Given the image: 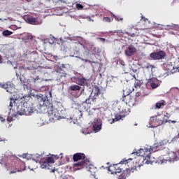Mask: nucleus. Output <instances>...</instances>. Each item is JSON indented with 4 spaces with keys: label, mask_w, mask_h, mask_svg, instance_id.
Segmentation results:
<instances>
[{
    "label": "nucleus",
    "mask_w": 179,
    "mask_h": 179,
    "mask_svg": "<svg viewBox=\"0 0 179 179\" xmlns=\"http://www.w3.org/2000/svg\"><path fill=\"white\" fill-rule=\"evenodd\" d=\"M73 162H79V160H86V155L82 152H77L73 155Z\"/></svg>",
    "instance_id": "nucleus-13"
},
{
    "label": "nucleus",
    "mask_w": 179,
    "mask_h": 179,
    "mask_svg": "<svg viewBox=\"0 0 179 179\" xmlns=\"http://www.w3.org/2000/svg\"><path fill=\"white\" fill-rule=\"evenodd\" d=\"M5 141V138L0 137V142H3Z\"/></svg>",
    "instance_id": "nucleus-44"
},
{
    "label": "nucleus",
    "mask_w": 179,
    "mask_h": 179,
    "mask_svg": "<svg viewBox=\"0 0 179 179\" xmlns=\"http://www.w3.org/2000/svg\"><path fill=\"white\" fill-rule=\"evenodd\" d=\"M45 110L46 111L45 113H48L50 120H54L55 121L59 120V112H58V110L54 108L52 103H49V107Z\"/></svg>",
    "instance_id": "nucleus-4"
},
{
    "label": "nucleus",
    "mask_w": 179,
    "mask_h": 179,
    "mask_svg": "<svg viewBox=\"0 0 179 179\" xmlns=\"http://www.w3.org/2000/svg\"><path fill=\"white\" fill-rule=\"evenodd\" d=\"M178 152H164V156H166V155H168V157H166L167 162H175L179 159L178 156H177Z\"/></svg>",
    "instance_id": "nucleus-10"
},
{
    "label": "nucleus",
    "mask_w": 179,
    "mask_h": 179,
    "mask_svg": "<svg viewBox=\"0 0 179 179\" xmlns=\"http://www.w3.org/2000/svg\"><path fill=\"white\" fill-rule=\"evenodd\" d=\"M85 103H86V104H90L92 103V98H90V96L85 101Z\"/></svg>",
    "instance_id": "nucleus-35"
},
{
    "label": "nucleus",
    "mask_w": 179,
    "mask_h": 179,
    "mask_svg": "<svg viewBox=\"0 0 179 179\" xmlns=\"http://www.w3.org/2000/svg\"><path fill=\"white\" fill-rule=\"evenodd\" d=\"M168 142L169 141L166 139L161 140L159 142L155 143L150 148L140 149L138 151H134L131 155H136L137 156H142L143 157L150 159V155L155 153V152L162 150L163 154L164 152H169V148H164Z\"/></svg>",
    "instance_id": "nucleus-1"
},
{
    "label": "nucleus",
    "mask_w": 179,
    "mask_h": 179,
    "mask_svg": "<svg viewBox=\"0 0 179 179\" xmlns=\"http://www.w3.org/2000/svg\"><path fill=\"white\" fill-rule=\"evenodd\" d=\"M2 62V56L0 55V63Z\"/></svg>",
    "instance_id": "nucleus-47"
},
{
    "label": "nucleus",
    "mask_w": 179,
    "mask_h": 179,
    "mask_svg": "<svg viewBox=\"0 0 179 179\" xmlns=\"http://www.w3.org/2000/svg\"><path fill=\"white\" fill-rule=\"evenodd\" d=\"M0 87L5 89L8 93H12V91L9 89V87H10V83H6L4 84L0 83Z\"/></svg>",
    "instance_id": "nucleus-21"
},
{
    "label": "nucleus",
    "mask_w": 179,
    "mask_h": 179,
    "mask_svg": "<svg viewBox=\"0 0 179 179\" xmlns=\"http://www.w3.org/2000/svg\"><path fill=\"white\" fill-rule=\"evenodd\" d=\"M113 16L114 19L115 20H117V22H122V20H124V18H122V17H121L120 16H117V15H115L114 14L113 15Z\"/></svg>",
    "instance_id": "nucleus-31"
},
{
    "label": "nucleus",
    "mask_w": 179,
    "mask_h": 179,
    "mask_svg": "<svg viewBox=\"0 0 179 179\" xmlns=\"http://www.w3.org/2000/svg\"><path fill=\"white\" fill-rule=\"evenodd\" d=\"M52 157L53 158V160H54V159H59V156H58V155H52Z\"/></svg>",
    "instance_id": "nucleus-40"
},
{
    "label": "nucleus",
    "mask_w": 179,
    "mask_h": 179,
    "mask_svg": "<svg viewBox=\"0 0 179 179\" xmlns=\"http://www.w3.org/2000/svg\"><path fill=\"white\" fill-rule=\"evenodd\" d=\"M120 164H113L108 167V170L110 171L111 174H117V173H121V171H122V169H121Z\"/></svg>",
    "instance_id": "nucleus-11"
},
{
    "label": "nucleus",
    "mask_w": 179,
    "mask_h": 179,
    "mask_svg": "<svg viewBox=\"0 0 179 179\" xmlns=\"http://www.w3.org/2000/svg\"><path fill=\"white\" fill-rule=\"evenodd\" d=\"M134 78L135 79L134 87H141L142 86L143 83V81L142 80L136 79L135 76H134Z\"/></svg>",
    "instance_id": "nucleus-24"
},
{
    "label": "nucleus",
    "mask_w": 179,
    "mask_h": 179,
    "mask_svg": "<svg viewBox=\"0 0 179 179\" xmlns=\"http://www.w3.org/2000/svg\"><path fill=\"white\" fill-rule=\"evenodd\" d=\"M145 68H146L147 69H149L150 68L151 69H153L154 66H152V65H150V64H147V66H145Z\"/></svg>",
    "instance_id": "nucleus-38"
},
{
    "label": "nucleus",
    "mask_w": 179,
    "mask_h": 179,
    "mask_svg": "<svg viewBox=\"0 0 179 179\" xmlns=\"http://www.w3.org/2000/svg\"><path fill=\"white\" fill-rule=\"evenodd\" d=\"M27 22L29 23V24H37V23H38V21H37V18L34 17H28L27 18Z\"/></svg>",
    "instance_id": "nucleus-23"
},
{
    "label": "nucleus",
    "mask_w": 179,
    "mask_h": 179,
    "mask_svg": "<svg viewBox=\"0 0 179 179\" xmlns=\"http://www.w3.org/2000/svg\"><path fill=\"white\" fill-rule=\"evenodd\" d=\"M122 118H125V114L116 113L115 118L108 120V122L109 124H114V122H117V121H120V120H122Z\"/></svg>",
    "instance_id": "nucleus-15"
},
{
    "label": "nucleus",
    "mask_w": 179,
    "mask_h": 179,
    "mask_svg": "<svg viewBox=\"0 0 179 179\" xmlns=\"http://www.w3.org/2000/svg\"><path fill=\"white\" fill-rule=\"evenodd\" d=\"M33 113H34V109L33 108V107L30 106V105L27 103L24 115H30V114H33Z\"/></svg>",
    "instance_id": "nucleus-20"
},
{
    "label": "nucleus",
    "mask_w": 179,
    "mask_h": 179,
    "mask_svg": "<svg viewBox=\"0 0 179 179\" xmlns=\"http://www.w3.org/2000/svg\"><path fill=\"white\" fill-rule=\"evenodd\" d=\"M76 8H77V9H83V6L80 3H77Z\"/></svg>",
    "instance_id": "nucleus-37"
},
{
    "label": "nucleus",
    "mask_w": 179,
    "mask_h": 179,
    "mask_svg": "<svg viewBox=\"0 0 179 179\" xmlns=\"http://www.w3.org/2000/svg\"><path fill=\"white\" fill-rule=\"evenodd\" d=\"M136 96H139V92L136 93Z\"/></svg>",
    "instance_id": "nucleus-50"
},
{
    "label": "nucleus",
    "mask_w": 179,
    "mask_h": 179,
    "mask_svg": "<svg viewBox=\"0 0 179 179\" xmlns=\"http://www.w3.org/2000/svg\"><path fill=\"white\" fill-rule=\"evenodd\" d=\"M150 57L152 59H164L166 57V52L160 50L158 52H152L150 55Z\"/></svg>",
    "instance_id": "nucleus-8"
},
{
    "label": "nucleus",
    "mask_w": 179,
    "mask_h": 179,
    "mask_svg": "<svg viewBox=\"0 0 179 179\" xmlns=\"http://www.w3.org/2000/svg\"><path fill=\"white\" fill-rule=\"evenodd\" d=\"M136 52V48L134 45H129L127 49L124 51L125 55L127 57H132Z\"/></svg>",
    "instance_id": "nucleus-14"
},
{
    "label": "nucleus",
    "mask_w": 179,
    "mask_h": 179,
    "mask_svg": "<svg viewBox=\"0 0 179 179\" xmlns=\"http://www.w3.org/2000/svg\"><path fill=\"white\" fill-rule=\"evenodd\" d=\"M89 163L90 162L87 159L83 160L82 162L74 164L73 167L75 170H82V169H85V167L87 169Z\"/></svg>",
    "instance_id": "nucleus-9"
},
{
    "label": "nucleus",
    "mask_w": 179,
    "mask_h": 179,
    "mask_svg": "<svg viewBox=\"0 0 179 179\" xmlns=\"http://www.w3.org/2000/svg\"><path fill=\"white\" fill-rule=\"evenodd\" d=\"M77 85L80 86H87V80L85 78H77Z\"/></svg>",
    "instance_id": "nucleus-19"
},
{
    "label": "nucleus",
    "mask_w": 179,
    "mask_h": 179,
    "mask_svg": "<svg viewBox=\"0 0 179 179\" xmlns=\"http://www.w3.org/2000/svg\"><path fill=\"white\" fill-rule=\"evenodd\" d=\"M49 94H50V97H52V93H51V92H49Z\"/></svg>",
    "instance_id": "nucleus-48"
},
{
    "label": "nucleus",
    "mask_w": 179,
    "mask_h": 179,
    "mask_svg": "<svg viewBox=\"0 0 179 179\" xmlns=\"http://www.w3.org/2000/svg\"><path fill=\"white\" fill-rule=\"evenodd\" d=\"M179 138V133H178V134L176 136H175L174 137V139L176 140V139H178Z\"/></svg>",
    "instance_id": "nucleus-45"
},
{
    "label": "nucleus",
    "mask_w": 179,
    "mask_h": 179,
    "mask_svg": "<svg viewBox=\"0 0 179 179\" xmlns=\"http://www.w3.org/2000/svg\"><path fill=\"white\" fill-rule=\"evenodd\" d=\"M149 83H150L152 89H157V87H159V86H160V83H159V80H157V78H156L151 79L149 81Z\"/></svg>",
    "instance_id": "nucleus-16"
},
{
    "label": "nucleus",
    "mask_w": 179,
    "mask_h": 179,
    "mask_svg": "<svg viewBox=\"0 0 179 179\" xmlns=\"http://www.w3.org/2000/svg\"><path fill=\"white\" fill-rule=\"evenodd\" d=\"M56 72H57V78L59 79H62V78H65L66 76V73L62 68H59L57 69Z\"/></svg>",
    "instance_id": "nucleus-18"
},
{
    "label": "nucleus",
    "mask_w": 179,
    "mask_h": 179,
    "mask_svg": "<svg viewBox=\"0 0 179 179\" xmlns=\"http://www.w3.org/2000/svg\"><path fill=\"white\" fill-rule=\"evenodd\" d=\"M24 40L25 43H29V41H31V40H33V36L31 35H27L24 36Z\"/></svg>",
    "instance_id": "nucleus-29"
},
{
    "label": "nucleus",
    "mask_w": 179,
    "mask_h": 179,
    "mask_svg": "<svg viewBox=\"0 0 179 179\" xmlns=\"http://www.w3.org/2000/svg\"><path fill=\"white\" fill-rule=\"evenodd\" d=\"M120 63L121 64V65H123V66L125 65V62L122 60H120Z\"/></svg>",
    "instance_id": "nucleus-42"
},
{
    "label": "nucleus",
    "mask_w": 179,
    "mask_h": 179,
    "mask_svg": "<svg viewBox=\"0 0 179 179\" xmlns=\"http://www.w3.org/2000/svg\"><path fill=\"white\" fill-rule=\"evenodd\" d=\"M99 40H100V41H101L102 43H106V38H98Z\"/></svg>",
    "instance_id": "nucleus-39"
},
{
    "label": "nucleus",
    "mask_w": 179,
    "mask_h": 179,
    "mask_svg": "<svg viewBox=\"0 0 179 179\" xmlns=\"http://www.w3.org/2000/svg\"><path fill=\"white\" fill-rule=\"evenodd\" d=\"M62 68H65V64H62Z\"/></svg>",
    "instance_id": "nucleus-49"
},
{
    "label": "nucleus",
    "mask_w": 179,
    "mask_h": 179,
    "mask_svg": "<svg viewBox=\"0 0 179 179\" xmlns=\"http://www.w3.org/2000/svg\"><path fill=\"white\" fill-rule=\"evenodd\" d=\"M89 171L92 172V171L90 169H88Z\"/></svg>",
    "instance_id": "nucleus-52"
},
{
    "label": "nucleus",
    "mask_w": 179,
    "mask_h": 179,
    "mask_svg": "<svg viewBox=\"0 0 179 179\" xmlns=\"http://www.w3.org/2000/svg\"><path fill=\"white\" fill-rule=\"evenodd\" d=\"M103 22L110 23V22H111V18H110L108 17H105L103 18Z\"/></svg>",
    "instance_id": "nucleus-33"
},
{
    "label": "nucleus",
    "mask_w": 179,
    "mask_h": 179,
    "mask_svg": "<svg viewBox=\"0 0 179 179\" xmlns=\"http://www.w3.org/2000/svg\"><path fill=\"white\" fill-rule=\"evenodd\" d=\"M38 80H41L40 76H36L35 78H34V83H37Z\"/></svg>",
    "instance_id": "nucleus-36"
},
{
    "label": "nucleus",
    "mask_w": 179,
    "mask_h": 179,
    "mask_svg": "<svg viewBox=\"0 0 179 179\" xmlns=\"http://www.w3.org/2000/svg\"><path fill=\"white\" fill-rule=\"evenodd\" d=\"M37 99L40 106H43L42 108H43V110H45L48 107H49L50 104H52L51 102H50V100H48L47 94L37 95Z\"/></svg>",
    "instance_id": "nucleus-6"
},
{
    "label": "nucleus",
    "mask_w": 179,
    "mask_h": 179,
    "mask_svg": "<svg viewBox=\"0 0 179 179\" xmlns=\"http://www.w3.org/2000/svg\"><path fill=\"white\" fill-rule=\"evenodd\" d=\"M92 94H94L92 100V101H94V100H96V97L100 96V88H99V87H95L92 90Z\"/></svg>",
    "instance_id": "nucleus-17"
},
{
    "label": "nucleus",
    "mask_w": 179,
    "mask_h": 179,
    "mask_svg": "<svg viewBox=\"0 0 179 179\" xmlns=\"http://www.w3.org/2000/svg\"><path fill=\"white\" fill-rule=\"evenodd\" d=\"M85 62H87V59H85Z\"/></svg>",
    "instance_id": "nucleus-53"
},
{
    "label": "nucleus",
    "mask_w": 179,
    "mask_h": 179,
    "mask_svg": "<svg viewBox=\"0 0 179 179\" xmlns=\"http://www.w3.org/2000/svg\"><path fill=\"white\" fill-rule=\"evenodd\" d=\"M13 104H14V106H17V114H19V115H25L26 106H27V103H24L23 101H20L17 99H13L11 98L9 106L13 107Z\"/></svg>",
    "instance_id": "nucleus-3"
},
{
    "label": "nucleus",
    "mask_w": 179,
    "mask_h": 179,
    "mask_svg": "<svg viewBox=\"0 0 179 179\" xmlns=\"http://www.w3.org/2000/svg\"><path fill=\"white\" fill-rule=\"evenodd\" d=\"M167 27H171L170 29H171V28H173V27H174V25H167Z\"/></svg>",
    "instance_id": "nucleus-46"
},
{
    "label": "nucleus",
    "mask_w": 179,
    "mask_h": 179,
    "mask_svg": "<svg viewBox=\"0 0 179 179\" xmlns=\"http://www.w3.org/2000/svg\"><path fill=\"white\" fill-rule=\"evenodd\" d=\"M55 162L54 161V158L52 157H48L40 161V164L41 169H45V170H51L52 166Z\"/></svg>",
    "instance_id": "nucleus-5"
},
{
    "label": "nucleus",
    "mask_w": 179,
    "mask_h": 179,
    "mask_svg": "<svg viewBox=\"0 0 179 179\" xmlns=\"http://www.w3.org/2000/svg\"><path fill=\"white\" fill-rule=\"evenodd\" d=\"M3 36L5 37H8V36H12L13 34V32L9 31V30H5L2 32Z\"/></svg>",
    "instance_id": "nucleus-27"
},
{
    "label": "nucleus",
    "mask_w": 179,
    "mask_h": 179,
    "mask_svg": "<svg viewBox=\"0 0 179 179\" xmlns=\"http://www.w3.org/2000/svg\"><path fill=\"white\" fill-rule=\"evenodd\" d=\"M129 112V109L128 106H125L124 108H122V111L120 112V114H124L125 117H127V114Z\"/></svg>",
    "instance_id": "nucleus-26"
},
{
    "label": "nucleus",
    "mask_w": 179,
    "mask_h": 179,
    "mask_svg": "<svg viewBox=\"0 0 179 179\" xmlns=\"http://www.w3.org/2000/svg\"><path fill=\"white\" fill-rule=\"evenodd\" d=\"M153 163H157L158 164H163V163H167V159L163 158V157H159L152 161Z\"/></svg>",
    "instance_id": "nucleus-22"
},
{
    "label": "nucleus",
    "mask_w": 179,
    "mask_h": 179,
    "mask_svg": "<svg viewBox=\"0 0 179 179\" xmlns=\"http://www.w3.org/2000/svg\"><path fill=\"white\" fill-rule=\"evenodd\" d=\"M171 122L172 124H176V122H177V121L176 120H169V123Z\"/></svg>",
    "instance_id": "nucleus-43"
},
{
    "label": "nucleus",
    "mask_w": 179,
    "mask_h": 179,
    "mask_svg": "<svg viewBox=\"0 0 179 179\" xmlns=\"http://www.w3.org/2000/svg\"><path fill=\"white\" fill-rule=\"evenodd\" d=\"M132 160H134L132 158H129L128 159L124 158L120 162V164H125V166L127 164L128 168H126V169L124 170L119 176V179L127 178V177H129L131 173H134V170H136V165H135Z\"/></svg>",
    "instance_id": "nucleus-2"
},
{
    "label": "nucleus",
    "mask_w": 179,
    "mask_h": 179,
    "mask_svg": "<svg viewBox=\"0 0 179 179\" xmlns=\"http://www.w3.org/2000/svg\"><path fill=\"white\" fill-rule=\"evenodd\" d=\"M131 93H132V91L129 88V87H126L125 89L123 90V97H122V101L126 103V104H129L131 100Z\"/></svg>",
    "instance_id": "nucleus-7"
},
{
    "label": "nucleus",
    "mask_w": 179,
    "mask_h": 179,
    "mask_svg": "<svg viewBox=\"0 0 179 179\" xmlns=\"http://www.w3.org/2000/svg\"><path fill=\"white\" fill-rule=\"evenodd\" d=\"M96 111V110H94V109H91L90 111H89V113H88V115L90 116V117H92V116H94V114H95V112Z\"/></svg>",
    "instance_id": "nucleus-32"
},
{
    "label": "nucleus",
    "mask_w": 179,
    "mask_h": 179,
    "mask_svg": "<svg viewBox=\"0 0 179 179\" xmlns=\"http://www.w3.org/2000/svg\"><path fill=\"white\" fill-rule=\"evenodd\" d=\"M89 167L90 169L91 167H93V165H89Z\"/></svg>",
    "instance_id": "nucleus-51"
},
{
    "label": "nucleus",
    "mask_w": 179,
    "mask_h": 179,
    "mask_svg": "<svg viewBox=\"0 0 179 179\" xmlns=\"http://www.w3.org/2000/svg\"><path fill=\"white\" fill-rule=\"evenodd\" d=\"M101 125H102L101 119L100 118L95 119L93 123V129L94 132H99V131L101 129Z\"/></svg>",
    "instance_id": "nucleus-12"
},
{
    "label": "nucleus",
    "mask_w": 179,
    "mask_h": 179,
    "mask_svg": "<svg viewBox=\"0 0 179 179\" xmlns=\"http://www.w3.org/2000/svg\"><path fill=\"white\" fill-rule=\"evenodd\" d=\"M52 173H54V170H52Z\"/></svg>",
    "instance_id": "nucleus-54"
},
{
    "label": "nucleus",
    "mask_w": 179,
    "mask_h": 179,
    "mask_svg": "<svg viewBox=\"0 0 179 179\" xmlns=\"http://www.w3.org/2000/svg\"><path fill=\"white\" fill-rule=\"evenodd\" d=\"M69 89L73 92H76L78 90H80V87L79 85H74L70 86Z\"/></svg>",
    "instance_id": "nucleus-25"
},
{
    "label": "nucleus",
    "mask_w": 179,
    "mask_h": 179,
    "mask_svg": "<svg viewBox=\"0 0 179 179\" xmlns=\"http://www.w3.org/2000/svg\"><path fill=\"white\" fill-rule=\"evenodd\" d=\"M164 101H162L161 102H157L155 105L156 108H162L163 106H165Z\"/></svg>",
    "instance_id": "nucleus-28"
},
{
    "label": "nucleus",
    "mask_w": 179,
    "mask_h": 179,
    "mask_svg": "<svg viewBox=\"0 0 179 179\" xmlns=\"http://www.w3.org/2000/svg\"><path fill=\"white\" fill-rule=\"evenodd\" d=\"M155 121H157L158 124H157V127H159V125H162V124H163V120H160L157 117H155Z\"/></svg>",
    "instance_id": "nucleus-34"
},
{
    "label": "nucleus",
    "mask_w": 179,
    "mask_h": 179,
    "mask_svg": "<svg viewBox=\"0 0 179 179\" xmlns=\"http://www.w3.org/2000/svg\"><path fill=\"white\" fill-rule=\"evenodd\" d=\"M0 120L1 122H5V118H3L2 116H0Z\"/></svg>",
    "instance_id": "nucleus-41"
},
{
    "label": "nucleus",
    "mask_w": 179,
    "mask_h": 179,
    "mask_svg": "<svg viewBox=\"0 0 179 179\" xmlns=\"http://www.w3.org/2000/svg\"><path fill=\"white\" fill-rule=\"evenodd\" d=\"M74 47L76 48V51L79 52L80 51V47H82V43H75Z\"/></svg>",
    "instance_id": "nucleus-30"
}]
</instances>
